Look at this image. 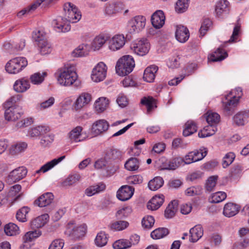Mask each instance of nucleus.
I'll list each match as a JSON object with an SVG mask.
<instances>
[{
	"label": "nucleus",
	"mask_w": 249,
	"mask_h": 249,
	"mask_svg": "<svg viewBox=\"0 0 249 249\" xmlns=\"http://www.w3.org/2000/svg\"><path fill=\"white\" fill-rule=\"evenodd\" d=\"M183 135L185 137L189 136L197 131V127L196 124L193 121H187L184 125Z\"/></svg>",
	"instance_id": "38"
},
{
	"label": "nucleus",
	"mask_w": 249,
	"mask_h": 249,
	"mask_svg": "<svg viewBox=\"0 0 249 249\" xmlns=\"http://www.w3.org/2000/svg\"><path fill=\"white\" fill-rule=\"evenodd\" d=\"M234 158L235 155L233 153H227L223 159L222 165L223 168H226L230 165L233 162Z\"/></svg>",
	"instance_id": "61"
},
{
	"label": "nucleus",
	"mask_w": 249,
	"mask_h": 249,
	"mask_svg": "<svg viewBox=\"0 0 249 249\" xmlns=\"http://www.w3.org/2000/svg\"><path fill=\"white\" fill-rule=\"evenodd\" d=\"M49 126L46 125H39L31 128L28 130V135L32 138L37 137L40 135L43 136L50 131Z\"/></svg>",
	"instance_id": "22"
},
{
	"label": "nucleus",
	"mask_w": 249,
	"mask_h": 249,
	"mask_svg": "<svg viewBox=\"0 0 249 249\" xmlns=\"http://www.w3.org/2000/svg\"><path fill=\"white\" fill-rule=\"evenodd\" d=\"M4 232L8 236H14L19 233V229L17 225L10 223L5 226Z\"/></svg>",
	"instance_id": "48"
},
{
	"label": "nucleus",
	"mask_w": 249,
	"mask_h": 249,
	"mask_svg": "<svg viewBox=\"0 0 249 249\" xmlns=\"http://www.w3.org/2000/svg\"><path fill=\"white\" fill-rule=\"evenodd\" d=\"M206 121L209 124L216 126L220 120V115L212 111H208L205 114Z\"/></svg>",
	"instance_id": "40"
},
{
	"label": "nucleus",
	"mask_w": 249,
	"mask_h": 249,
	"mask_svg": "<svg viewBox=\"0 0 249 249\" xmlns=\"http://www.w3.org/2000/svg\"><path fill=\"white\" fill-rule=\"evenodd\" d=\"M154 222V217L150 215L144 217L142 221V227L147 229L151 228L153 226Z\"/></svg>",
	"instance_id": "62"
},
{
	"label": "nucleus",
	"mask_w": 249,
	"mask_h": 249,
	"mask_svg": "<svg viewBox=\"0 0 249 249\" xmlns=\"http://www.w3.org/2000/svg\"><path fill=\"white\" fill-rule=\"evenodd\" d=\"M47 75V72L45 71L36 72L30 76V79L32 84L39 85L44 81Z\"/></svg>",
	"instance_id": "42"
},
{
	"label": "nucleus",
	"mask_w": 249,
	"mask_h": 249,
	"mask_svg": "<svg viewBox=\"0 0 249 249\" xmlns=\"http://www.w3.org/2000/svg\"><path fill=\"white\" fill-rule=\"evenodd\" d=\"M33 38L36 43V45H37V43H40V42L47 40L45 33L42 31L40 30L35 31L33 32Z\"/></svg>",
	"instance_id": "58"
},
{
	"label": "nucleus",
	"mask_w": 249,
	"mask_h": 249,
	"mask_svg": "<svg viewBox=\"0 0 249 249\" xmlns=\"http://www.w3.org/2000/svg\"><path fill=\"white\" fill-rule=\"evenodd\" d=\"M30 209L27 207H23L17 213L16 218L21 222L27 221L26 214L29 213Z\"/></svg>",
	"instance_id": "54"
},
{
	"label": "nucleus",
	"mask_w": 249,
	"mask_h": 249,
	"mask_svg": "<svg viewBox=\"0 0 249 249\" xmlns=\"http://www.w3.org/2000/svg\"><path fill=\"white\" fill-rule=\"evenodd\" d=\"M163 180L160 177H157L149 181L148 187L152 191H155L160 188L163 184Z\"/></svg>",
	"instance_id": "50"
},
{
	"label": "nucleus",
	"mask_w": 249,
	"mask_h": 249,
	"mask_svg": "<svg viewBox=\"0 0 249 249\" xmlns=\"http://www.w3.org/2000/svg\"><path fill=\"white\" fill-rule=\"evenodd\" d=\"M249 118V110L238 112L233 117V121L237 125H244Z\"/></svg>",
	"instance_id": "25"
},
{
	"label": "nucleus",
	"mask_w": 249,
	"mask_h": 249,
	"mask_svg": "<svg viewBox=\"0 0 249 249\" xmlns=\"http://www.w3.org/2000/svg\"><path fill=\"white\" fill-rule=\"evenodd\" d=\"M28 65L24 57H17L9 60L6 64L5 70L10 74H17L20 72Z\"/></svg>",
	"instance_id": "4"
},
{
	"label": "nucleus",
	"mask_w": 249,
	"mask_h": 249,
	"mask_svg": "<svg viewBox=\"0 0 249 249\" xmlns=\"http://www.w3.org/2000/svg\"><path fill=\"white\" fill-rule=\"evenodd\" d=\"M146 18L142 15H137L130 18L126 25L127 32L130 34L139 33L143 30L146 25Z\"/></svg>",
	"instance_id": "3"
},
{
	"label": "nucleus",
	"mask_w": 249,
	"mask_h": 249,
	"mask_svg": "<svg viewBox=\"0 0 249 249\" xmlns=\"http://www.w3.org/2000/svg\"><path fill=\"white\" fill-rule=\"evenodd\" d=\"M109 127L108 122L104 119L99 120L94 122L92 126V131L95 135H99L106 131Z\"/></svg>",
	"instance_id": "19"
},
{
	"label": "nucleus",
	"mask_w": 249,
	"mask_h": 249,
	"mask_svg": "<svg viewBox=\"0 0 249 249\" xmlns=\"http://www.w3.org/2000/svg\"><path fill=\"white\" fill-rule=\"evenodd\" d=\"M217 179V176H211L208 178L205 184L206 190L207 191L210 192L213 190Z\"/></svg>",
	"instance_id": "59"
},
{
	"label": "nucleus",
	"mask_w": 249,
	"mask_h": 249,
	"mask_svg": "<svg viewBox=\"0 0 249 249\" xmlns=\"http://www.w3.org/2000/svg\"><path fill=\"white\" fill-rule=\"evenodd\" d=\"M178 202L176 200L170 202L165 210L164 215L166 218H171L176 214L178 210Z\"/></svg>",
	"instance_id": "39"
},
{
	"label": "nucleus",
	"mask_w": 249,
	"mask_h": 249,
	"mask_svg": "<svg viewBox=\"0 0 249 249\" xmlns=\"http://www.w3.org/2000/svg\"><path fill=\"white\" fill-rule=\"evenodd\" d=\"M135 65L134 58L131 55H124L119 58L116 63V73L122 76L127 75L133 71Z\"/></svg>",
	"instance_id": "2"
},
{
	"label": "nucleus",
	"mask_w": 249,
	"mask_h": 249,
	"mask_svg": "<svg viewBox=\"0 0 249 249\" xmlns=\"http://www.w3.org/2000/svg\"><path fill=\"white\" fill-rule=\"evenodd\" d=\"M158 70L156 65H151L145 69L143 73V79L147 82H152L155 78V74Z\"/></svg>",
	"instance_id": "27"
},
{
	"label": "nucleus",
	"mask_w": 249,
	"mask_h": 249,
	"mask_svg": "<svg viewBox=\"0 0 249 249\" xmlns=\"http://www.w3.org/2000/svg\"><path fill=\"white\" fill-rule=\"evenodd\" d=\"M107 38V36L103 34H100L96 36L91 43V48L94 51L99 50L105 44Z\"/></svg>",
	"instance_id": "29"
},
{
	"label": "nucleus",
	"mask_w": 249,
	"mask_h": 249,
	"mask_svg": "<svg viewBox=\"0 0 249 249\" xmlns=\"http://www.w3.org/2000/svg\"><path fill=\"white\" fill-rule=\"evenodd\" d=\"M179 59L180 58L178 55H175L169 58L167 62V66L172 69L178 68L179 65Z\"/></svg>",
	"instance_id": "64"
},
{
	"label": "nucleus",
	"mask_w": 249,
	"mask_h": 249,
	"mask_svg": "<svg viewBox=\"0 0 249 249\" xmlns=\"http://www.w3.org/2000/svg\"><path fill=\"white\" fill-rule=\"evenodd\" d=\"M225 98L227 102L223 101L224 110L228 115H231L234 110L232 107L238 104L241 96L234 94H226Z\"/></svg>",
	"instance_id": "12"
},
{
	"label": "nucleus",
	"mask_w": 249,
	"mask_h": 249,
	"mask_svg": "<svg viewBox=\"0 0 249 249\" xmlns=\"http://www.w3.org/2000/svg\"><path fill=\"white\" fill-rule=\"evenodd\" d=\"M42 234L39 230H35L27 232L22 237V244L20 246V249H29L31 247V243Z\"/></svg>",
	"instance_id": "11"
},
{
	"label": "nucleus",
	"mask_w": 249,
	"mask_h": 249,
	"mask_svg": "<svg viewBox=\"0 0 249 249\" xmlns=\"http://www.w3.org/2000/svg\"><path fill=\"white\" fill-rule=\"evenodd\" d=\"M80 178L81 177L79 174H75L69 175L65 180L62 182L61 185L65 187L71 186L78 182L80 180Z\"/></svg>",
	"instance_id": "44"
},
{
	"label": "nucleus",
	"mask_w": 249,
	"mask_h": 249,
	"mask_svg": "<svg viewBox=\"0 0 249 249\" xmlns=\"http://www.w3.org/2000/svg\"><path fill=\"white\" fill-rule=\"evenodd\" d=\"M216 126L209 124V125L205 126L198 133L199 138H206L211 136L215 134L217 131Z\"/></svg>",
	"instance_id": "36"
},
{
	"label": "nucleus",
	"mask_w": 249,
	"mask_h": 249,
	"mask_svg": "<svg viewBox=\"0 0 249 249\" xmlns=\"http://www.w3.org/2000/svg\"><path fill=\"white\" fill-rule=\"evenodd\" d=\"M81 18V15L80 11L76 8V10H73L70 15L66 16L64 18L71 23H76Z\"/></svg>",
	"instance_id": "52"
},
{
	"label": "nucleus",
	"mask_w": 249,
	"mask_h": 249,
	"mask_svg": "<svg viewBox=\"0 0 249 249\" xmlns=\"http://www.w3.org/2000/svg\"><path fill=\"white\" fill-rule=\"evenodd\" d=\"M190 240L192 242H196L198 241L203 234L202 227L200 225L195 226L190 230Z\"/></svg>",
	"instance_id": "30"
},
{
	"label": "nucleus",
	"mask_w": 249,
	"mask_h": 249,
	"mask_svg": "<svg viewBox=\"0 0 249 249\" xmlns=\"http://www.w3.org/2000/svg\"><path fill=\"white\" fill-rule=\"evenodd\" d=\"M27 173V171L25 167H19L10 172L7 177V181L9 183L16 182L24 178Z\"/></svg>",
	"instance_id": "13"
},
{
	"label": "nucleus",
	"mask_w": 249,
	"mask_h": 249,
	"mask_svg": "<svg viewBox=\"0 0 249 249\" xmlns=\"http://www.w3.org/2000/svg\"><path fill=\"white\" fill-rule=\"evenodd\" d=\"M164 200V196L163 195H156L148 202L147 207L149 210H156L162 205Z\"/></svg>",
	"instance_id": "21"
},
{
	"label": "nucleus",
	"mask_w": 249,
	"mask_h": 249,
	"mask_svg": "<svg viewBox=\"0 0 249 249\" xmlns=\"http://www.w3.org/2000/svg\"><path fill=\"white\" fill-rule=\"evenodd\" d=\"M228 56L227 53L223 49L218 48L214 53H212L208 57L210 61H220Z\"/></svg>",
	"instance_id": "31"
},
{
	"label": "nucleus",
	"mask_w": 249,
	"mask_h": 249,
	"mask_svg": "<svg viewBox=\"0 0 249 249\" xmlns=\"http://www.w3.org/2000/svg\"><path fill=\"white\" fill-rule=\"evenodd\" d=\"M49 215L45 214L39 216L30 222V227L33 230H36L43 227L47 222Z\"/></svg>",
	"instance_id": "24"
},
{
	"label": "nucleus",
	"mask_w": 249,
	"mask_h": 249,
	"mask_svg": "<svg viewBox=\"0 0 249 249\" xmlns=\"http://www.w3.org/2000/svg\"><path fill=\"white\" fill-rule=\"evenodd\" d=\"M140 166V161L136 158H131L128 159L124 164L126 169L128 171H136Z\"/></svg>",
	"instance_id": "46"
},
{
	"label": "nucleus",
	"mask_w": 249,
	"mask_h": 249,
	"mask_svg": "<svg viewBox=\"0 0 249 249\" xmlns=\"http://www.w3.org/2000/svg\"><path fill=\"white\" fill-rule=\"evenodd\" d=\"M169 233V231L165 228H159L151 233V237L154 239H159L164 237Z\"/></svg>",
	"instance_id": "47"
},
{
	"label": "nucleus",
	"mask_w": 249,
	"mask_h": 249,
	"mask_svg": "<svg viewBox=\"0 0 249 249\" xmlns=\"http://www.w3.org/2000/svg\"><path fill=\"white\" fill-rule=\"evenodd\" d=\"M165 17L162 10H157L151 17V23L156 29H160L165 23Z\"/></svg>",
	"instance_id": "17"
},
{
	"label": "nucleus",
	"mask_w": 249,
	"mask_h": 249,
	"mask_svg": "<svg viewBox=\"0 0 249 249\" xmlns=\"http://www.w3.org/2000/svg\"><path fill=\"white\" fill-rule=\"evenodd\" d=\"M65 158V156H61L58 159H54L48 162L41 167L40 169L36 171V173L39 174L40 172L45 173L53 168L55 165L61 162Z\"/></svg>",
	"instance_id": "32"
},
{
	"label": "nucleus",
	"mask_w": 249,
	"mask_h": 249,
	"mask_svg": "<svg viewBox=\"0 0 249 249\" xmlns=\"http://www.w3.org/2000/svg\"><path fill=\"white\" fill-rule=\"evenodd\" d=\"M37 46L40 53L42 55L48 54L52 51V45L47 40L37 43Z\"/></svg>",
	"instance_id": "43"
},
{
	"label": "nucleus",
	"mask_w": 249,
	"mask_h": 249,
	"mask_svg": "<svg viewBox=\"0 0 249 249\" xmlns=\"http://www.w3.org/2000/svg\"><path fill=\"white\" fill-rule=\"evenodd\" d=\"M53 195L51 193H46L40 196L35 201V204L40 207H46L53 202Z\"/></svg>",
	"instance_id": "20"
},
{
	"label": "nucleus",
	"mask_w": 249,
	"mask_h": 249,
	"mask_svg": "<svg viewBox=\"0 0 249 249\" xmlns=\"http://www.w3.org/2000/svg\"><path fill=\"white\" fill-rule=\"evenodd\" d=\"M113 247L114 249H125L130 247V243L129 240L123 239L115 242Z\"/></svg>",
	"instance_id": "57"
},
{
	"label": "nucleus",
	"mask_w": 249,
	"mask_h": 249,
	"mask_svg": "<svg viewBox=\"0 0 249 249\" xmlns=\"http://www.w3.org/2000/svg\"><path fill=\"white\" fill-rule=\"evenodd\" d=\"M239 208L237 205L232 203H227L224 208L223 214L227 217H232L238 213Z\"/></svg>",
	"instance_id": "34"
},
{
	"label": "nucleus",
	"mask_w": 249,
	"mask_h": 249,
	"mask_svg": "<svg viewBox=\"0 0 249 249\" xmlns=\"http://www.w3.org/2000/svg\"><path fill=\"white\" fill-rule=\"evenodd\" d=\"M106 186L103 183H99L95 185L90 186L85 190V194L89 196H91L95 194L100 193L105 189Z\"/></svg>",
	"instance_id": "37"
},
{
	"label": "nucleus",
	"mask_w": 249,
	"mask_h": 249,
	"mask_svg": "<svg viewBox=\"0 0 249 249\" xmlns=\"http://www.w3.org/2000/svg\"><path fill=\"white\" fill-rule=\"evenodd\" d=\"M107 242V235L104 232H100L96 236L95 240L96 245L98 247H103Z\"/></svg>",
	"instance_id": "55"
},
{
	"label": "nucleus",
	"mask_w": 249,
	"mask_h": 249,
	"mask_svg": "<svg viewBox=\"0 0 249 249\" xmlns=\"http://www.w3.org/2000/svg\"><path fill=\"white\" fill-rule=\"evenodd\" d=\"M72 223H69L68 228L65 231L66 234L71 237L74 240L79 239L84 236L87 231V226L85 224H83L80 226L71 228V225Z\"/></svg>",
	"instance_id": "10"
},
{
	"label": "nucleus",
	"mask_w": 249,
	"mask_h": 249,
	"mask_svg": "<svg viewBox=\"0 0 249 249\" xmlns=\"http://www.w3.org/2000/svg\"><path fill=\"white\" fill-rule=\"evenodd\" d=\"M212 24V22L211 20L209 19H205L200 27V34L202 36H204L207 31L210 29L211 25Z\"/></svg>",
	"instance_id": "63"
},
{
	"label": "nucleus",
	"mask_w": 249,
	"mask_h": 249,
	"mask_svg": "<svg viewBox=\"0 0 249 249\" xmlns=\"http://www.w3.org/2000/svg\"><path fill=\"white\" fill-rule=\"evenodd\" d=\"M91 94H80L74 103L75 109L76 110L81 109L88 105L91 101Z\"/></svg>",
	"instance_id": "23"
},
{
	"label": "nucleus",
	"mask_w": 249,
	"mask_h": 249,
	"mask_svg": "<svg viewBox=\"0 0 249 249\" xmlns=\"http://www.w3.org/2000/svg\"><path fill=\"white\" fill-rule=\"evenodd\" d=\"M107 66L103 62L97 63L92 71V80L95 82L103 81L107 77Z\"/></svg>",
	"instance_id": "7"
},
{
	"label": "nucleus",
	"mask_w": 249,
	"mask_h": 249,
	"mask_svg": "<svg viewBox=\"0 0 249 249\" xmlns=\"http://www.w3.org/2000/svg\"><path fill=\"white\" fill-rule=\"evenodd\" d=\"M151 48L149 41L145 38L137 39L131 45V50L138 55L143 56L147 54Z\"/></svg>",
	"instance_id": "5"
},
{
	"label": "nucleus",
	"mask_w": 249,
	"mask_h": 249,
	"mask_svg": "<svg viewBox=\"0 0 249 249\" xmlns=\"http://www.w3.org/2000/svg\"><path fill=\"white\" fill-rule=\"evenodd\" d=\"M157 100L152 96H148L143 97L141 99V103L146 106L147 112L150 113L152 110L157 107Z\"/></svg>",
	"instance_id": "33"
},
{
	"label": "nucleus",
	"mask_w": 249,
	"mask_h": 249,
	"mask_svg": "<svg viewBox=\"0 0 249 249\" xmlns=\"http://www.w3.org/2000/svg\"><path fill=\"white\" fill-rule=\"evenodd\" d=\"M183 163L180 157H176L168 160L165 157H161L159 160V168L161 170H175Z\"/></svg>",
	"instance_id": "8"
},
{
	"label": "nucleus",
	"mask_w": 249,
	"mask_h": 249,
	"mask_svg": "<svg viewBox=\"0 0 249 249\" xmlns=\"http://www.w3.org/2000/svg\"><path fill=\"white\" fill-rule=\"evenodd\" d=\"M30 87L29 81L24 78L17 80L14 85V89L17 92H25Z\"/></svg>",
	"instance_id": "28"
},
{
	"label": "nucleus",
	"mask_w": 249,
	"mask_h": 249,
	"mask_svg": "<svg viewBox=\"0 0 249 249\" xmlns=\"http://www.w3.org/2000/svg\"><path fill=\"white\" fill-rule=\"evenodd\" d=\"M83 130V128L81 126H77L73 128L68 134L69 139L75 142L81 141L79 139L82 134Z\"/></svg>",
	"instance_id": "41"
},
{
	"label": "nucleus",
	"mask_w": 249,
	"mask_h": 249,
	"mask_svg": "<svg viewBox=\"0 0 249 249\" xmlns=\"http://www.w3.org/2000/svg\"><path fill=\"white\" fill-rule=\"evenodd\" d=\"M229 2L227 0H219L215 6V14L218 18H222L229 12Z\"/></svg>",
	"instance_id": "16"
},
{
	"label": "nucleus",
	"mask_w": 249,
	"mask_h": 249,
	"mask_svg": "<svg viewBox=\"0 0 249 249\" xmlns=\"http://www.w3.org/2000/svg\"><path fill=\"white\" fill-rule=\"evenodd\" d=\"M132 210L130 207H124L119 210L116 213V217L118 219L127 217L131 213Z\"/></svg>",
	"instance_id": "56"
},
{
	"label": "nucleus",
	"mask_w": 249,
	"mask_h": 249,
	"mask_svg": "<svg viewBox=\"0 0 249 249\" xmlns=\"http://www.w3.org/2000/svg\"><path fill=\"white\" fill-rule=\"evenodd\" d=\"M70 23L64 17H58L53 20V24L57 32L65 33L71 30Z\"/></svg>",
	"instance_id": "14"
},
{
	"label": "nucleus",
	"mask_w": 249,
	"mask_h": 249,
	"mask_svg": "<svg viewBox=\"0 0 249 249\" xmlns=\"http://www.w3.org/2000/svg\"><path fill=\"white\" fill-rule=\"evenodd\" d=\"M54 140V136L53 134L44 135L40 140V144L41 146L46 147L49 146Z\"/></svg>",
	"instance_id": "60"
},
{
	"label": "nucleus",
	"mask_w": 249,
	"mask_h": 249,
	"mask_svg": "<svg viewBox=\"0 0 249 249\" xmlns=\"http://www.w3.org/2000/svg\"><path fill=\"white\" fill-rule=\"evenodd\" d=\"M226 194L224 192H217L212 195L210 201L213 203H219L226 199Z\"/></svg>",
	"instance_id": "53"
},
{
	"label": "nucleus",
	"mask_w": 249,
	"mask_h": 249,
	"mask_svg": "<svg viewBox=\"0 0 249 249\" xmlns=\"http://www.w3.org/2000/svg\"><path fill=\"white\" fill-rule=\"evenodd\" d=\"M3 106L5 108L4 117L7 121H16L24 114L23 110L20 106L11 107L7 103H4Z\"/></svg>",
	"instance_id": "6"
},
{
	"label": "nucleus",
	"mask_w": 249,
	"mask_h": 249,
	"mask_svg": "<svg viewBox=\"0 0 249 249\" xmlns=\"http://www.w3.org/2000/svg\"><path fill=\"white\" fill-rule=\"evenodd\" d=\"M90 47L87 44L79 45L72 52L74 57H82L87 55L89 52Z\"/></svg>",
	"instance_id": "35"
},
{
	"label": "nucleus",
	"mask_w": 249,
	"mask_h": 249,
	"mask_svg": "<svg viewBox=\"0 0 249 249\" xmlns=\"http://www.w3.org/2000/svg\"><path fill=\"white\" fill-rule=\"evenodd\" d=\"M77 75L73 64H67L58 70L57 81L63 86H70L77 82Z\"/></svg>",
	"instance_id": "1"
},
{
	"label": "nucleus",
	"mask_w": 249,
	"mask_h": 249,
	"mask_svg": "<svg viewBox=\"0 0 249 249\" xmlns=\"http://www.w3.org/2000/svg\"><path fill=\"white\" fill-rule=\"evenodd\" d=\"M243 170V168L240 164L233 165L230 171L229 177L234 179L239 178L241 175Z\"/></svg>",
	"instance_id": "51"
},
{
	"label": "nucleus",
	"mask_w": 249,
	"mask_h": 249,
	"mask_svg": "<svg viewBox=\"0 0 249 249\" xmlns=\"http://www.w3.org/2000/svg\"><path fill=\"white\" fill-rule=\"evenodd\" d=\"M128 226L129 223L127 221L119 220L111 223L110 225V228L114 231H121L127 228Z\"/></svg>",
	"instance_id": "49"
},
{
	"label": "nucleus",
	"mask_w": 249,
	"mask_h": 249,
	"mask_svg": "<svg viewBox=\"0 0 249 249\" xmlns=\"http://www.w3.org/2000/svg\"><path fill=\"white\" fill-rule=\"evenodd\" d=\"M125 38L123 34H116L108 39V48L112 52L122 49L125 44Z\"/></svg>",
	"instance_id": "9"
},
{
	"label": "nucleus",
	"mask_w": 249,
	"mask_h": 249,
	"mask_svg": "<svg viewBox=\"0 0 249 249\" xmlns=\"http://www.w3.org/2000/svg\"><path fill=\"white\" fill-rule=\"evenodd\" d=\"M134 188L128 185L123 186L119 189L117 193V198L121 201H126L133 196Z\"/></svg>",
	"instance_id": "15"
},
{
	"label": "nucleus",
	"mask_w": 249,
	"mask_h": 249,
	"mask_svg": "<svg viewBox=\"0 0 249 249\" xmlns=\"http://www.w3.org/2000/svg\"><path fill=\"white\" fill-rule=\"evenodd\" d=\"M175 36L178 41L181 43H184L189 37L190 34L189 30L186 27L183 25H177Z\"/></svg>",
	"instance_id": "18"
},
{
	"label": "nucleus",
	"mask_w": 249,
	"mask_h": 249,
	"mask_svg": "<svg viewBox=\"0 0 249 249\" xmlns=\"http://www.w3.org/2000/svg\"><path fill=\"white\" fill-rule=\"evenodd\" d=\"M190 0H178L176 3L175 9L178 13H183L187 11Z\"/></svg>",
	"instance_id": "45"
},
{
	"label": "nucleus",
	"mask_w": 249,
	"mask_h": 249,
	"mask_svg": "<svg viewBox=\"0 0 249 249\" xmlns=\"http://www.w3.org/2000/svg\"><path fill=\"white\" fill-rule=\"evenodd\" d=\"M109 100L106 97H102L99 98L94 103V108L97 113L103 112L109 106Z\"/></svg>",
	"instance_id": "26"
}]
</instances>
